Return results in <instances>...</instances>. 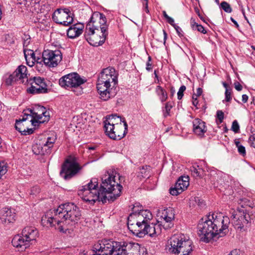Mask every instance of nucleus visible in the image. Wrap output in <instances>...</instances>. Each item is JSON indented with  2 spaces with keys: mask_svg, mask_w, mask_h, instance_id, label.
I'll return each mask as SVG.
<instances>
[{
  "mask_svg": "<svg viewBox=\"0 0 255 255\" xmlns=\"http://www.w3.org/2000/svg\"><path fill=\"white\" fill-rule=\"evenodd\" d=\"M189 180L188 176H181L178 179L174 187L170 188L169 193L173 196H177L181 193L189 186Z\"/></svg>",
  "mask_w": 255,
  "mask_h": 255,
  "instance_id": "4be33fe9",
  "label": "nucleus"
},
{
  "mask_svg": "<svg viewBox=\"0 0 255 255\" xmlns=\"http://www.w3.org/2000/svg\"><path fill=\"white\" fill-rule=\"evenodd\" d=\"M30 117L28 124L31 123L34 127L38 126L39 124L48 122L49 120V114L45 107L39 105L36 106L34 108L28 110Z\"/></svg>",
  "mask_w": 255,
  "mask_h": 255,
  "instance_id": "6e6552de",
  "label": "nucleus"
},
{
  "mask_svg": "<svg viewBox=\"0 0 255 255\" xmlns=\"http://www.w3.org/2000/svg\"><path fill=\"white\" fill-rule=\"evenodd\" d=\"M202 93V89L200 88H198L197 89L196 94H195L196 97L200 96Z\"/></svg>",
  "mask_w": 255,
  "mask_h": 255,
  "instance_id": "bf43d9fd",
  "label": "nucleus"
},
{
  "mask_svg": "<svg viewBox=\"0 0 255 255\" xmlns=\"http://www.w3.org/2000/svg\"><path fill=\"white\" fill-rule=\"evenodd\" d=\"M86 82L77 73H71L62 77L59 80V85L64 88H72L81 86Z\"/></svg>",
  "mask_w": 255,
  "mask_h": 255,
  "instance_id": "4468645a",
  "label": "nucleus"
},
{
  "mask_svg": "<svg viewBox=\"0 0 255 255\" xmlns=\"http://www.w3.org/2000/svg\"><path fill=\"white\" fill-rule=\"evenodd\" d=\"M248 100V96L246 94L243 95H242V101L244 103H246L247 102Z\"/></svg>",
  "mask_w": 255,
  "mask_h": 255,
  "instance_id": "680f3d73",
  "label": "nucleus"
},
{
  "mask_svg": "<svg viewBox=\"0 0 255 255\" xmlns=\"http://www.w3.org/2000/svg\"><path fill=\"white\" fill-rule=\"evenodd\" d=\"M166 19L167 20V21L171 25L173 26L175 24L174 23V20L172 17L168 16Z\"/></svg>",
  "mask_w": 255,
  "mask_h": 255,
  "instance_id": "4d7b16f0",
  "label": "nucleus"
},
{
  "mask_svg": "<svg viewBox=\"0 0 255 255\" xmlns=\"http://www.w3.org/2000/svg\"><path fill=\"white\" fill-rule=\"evenodd\" d=\"M238 151L240 154L244 156L246 154L245 147L242 145L241 146H239V147H238Z\"/></svg>",
  "mask_w": 255,
  "mask_h": 255,
  "instance_id": "3c124183",
  "label": "nucleus"
},
{
  "mask_svg": "<svg viewBox=\"0 0 255 255\" xmlns=\"http://www.w3.org/2000/svg\"><path fill=\"white\" fill-rule=\"evenodd\" d=\"M216 118H217L216 122L218 124H220L223 122V120L224 119V114L222 112V111L218 110L217 111Z\"/></svg>",
  "mask_w": 255,
  "mask_h": 255,
  "instance_id": "f704fd0d",
  "label": "nucleus"
},
{
  "mask_svg": "<svg viewBox=\"0 0 255 255\" xmlns=\"http://www.w3.org/2000/svg\"><path fill=\"white\" fill-rule=\"evenodd\" d=\"M229 255H244L243 253H242L240 250H234L230 252V253L229 254Z\"/></svg>",
  "mask_w": 255,
  "mask_h": 255,
  "instance_id": "603ef678",
  "label": "nucleus"
},
{
  "mask_svg": "<svg viewBox=\"0 0 255 255\" xmlns=\"http://www.w3.org/2000/svg\"><path fill=\"white\" fill-rule=\"evenodd\" d=\"M82 168L75 157L69 156L62 164L60 174L64 179H70L79 173Z\"/></svg>",
  "mask_w": 255,
  "mask_h": 255,
  "instance_id": "39448f33",
  "label": "nucleus"
},
{
  "mask_svg": "<svg viewBox=\"0 0 255 255\" xmlns=\"http://www.w3.org/2000/svg\"><path fill=\"white\" fill-rule=\"evenodd\" d=\"M170 244L169 251L175 255H189L193 251L192 241L183 234L173 235Z\"/></svg>",
  "mask_w": 255,
  "mask_h": 255,
  "instance_id": "20e7f679",
  "label": "nucleus"
},
{
  "mask_svg": "<svg viewBox=\"0 0 255 255\" xmlns=\"http://www.w3.org/2000/svg\"><path fill=\"white\" fill-rule=\"evenodd\" d=\"M230 219L221 213H215L205 219L200 220L198 225V234L204 242L208 243L215 238L225 236L229 232Z\"/></svg>",
  "mask_w": 255,
  "mask_h": 255,
  "instance_id": "7ed1b4c3",
  "label": "nucleus"
},
{
  "mask_svg": "<svg viewBox=\"0 0 255 255\" xmlns=\"http://www.w3.org/2000/svg\"><path fill=\"white\" fill-rule=\"evenodd\" d=\"M52 19L56 23L68 26L73 21L72 13L68 9H57L52 15Z\"/></svg>",
  "mask_w": 255,
  "mask_h": 255,
  "instance_id": "f3484780",
  "label": "nucleus"
},
{
  "mask_svg": "<svg viewBox=\"0 0 255 255\" xmlns=\"http://www.w3.org/2000/svg\"><path fill=\"white\" fill-rule=\"evenodd\" d=\"M62 59V55L60 50H45L42 53V58H38L37 63L43 62L49 67H55L58 65Z\"/></svg>",
  "mask_w": 255,
  "mask_h": 255,
  "instance_id": "9d476101",
  "label": "nucleus"
},
{
  "mask_svg": "<svg viewBox=\"0 0 255 255\" xmlns=\"http://www.w3.org/2000/svg\"><path fill=\"white\" fill-rule=\"evenodd\" d=\"M99 77L112 83L114 87L118 83V74L114 68L109 67L104 69Z\"/></svg>",
  "mask_w": 255,
  "mask_h": 255,
  "instance_id": "b1692460",
  "label": "nucleus"
},
{
  "mask_svg": "<svg viewBox=\"0 0 255 255\" xmlns=\"http://www.w3.org/2000/svg\"><path fill=\"white\" fill-rule=\"evenodd\" d=\"M19 83H27L29 79L27 76V67L24 65H20L13 73Z\"/></svg>",
  "mask_w": 255,
  "mask_h": 255,
  "instance_id": "cd10ccee",
  "label": "nucleus"
},
{
  "mask_svg": "<svg viewBox=\"0 0 255 255\" xmlns=\"http://www.w3.org/2000/svg\"><path fill=\"white\" fill-rule=\"evenodd\" d=\"M15 213L11 208H4L0 211V223L7 225L15 221Z\"/></svg>",
  "mask_w": 255,
  "mask_h": 255,
  "instance_id": "393cba45",
  "label": "nucleus"
},
{
  "mask_svg": "<svg viewBox=\"0 0 255 255\" xmlns=\"http://www.w3.org/2000/svg\"><path fill=\"white\" fill-rule=\"evenodd\" d=\"M155 92L161 102L167 100L168 98L167 93L161 86H157L155 89Z\"/></svg>",
  "mask_w": 255,
  "mask_h": 255,
  "instance_id": "72a5a7b5",
  "label": "nucleus"
},
{
  "mask_svg": "<svg viewBox=\"0 0 255 255\" xmlns=\"http://www.w3.org/2000/svg\"><path fill=\"white\" fill-rule=\"evenodd\" d=\"M72 88H73V91L77 95H81L83 93V89L80 87V86L73 87Z\"/></svg>",
  "mask_w": 255,
  "mask_h": 255,
  "instance_id": "de8ad7c7",
  "label": "nucleus"
},
{
  "mask_svg": "<svg viewBox=\"0 0 255 255\" xmlns=\"http://www.w3.org/2000/svg\"><path fill=\"white\" fill-rule=\"evenodd\" d=\"M163 33L164 35V43H165L166 39L167 37V34L166 33V31L164 30H163Z\"/></svg>",
  "mask_w": 255,
  "mask_h": 255,
  "instance_id": "69168bd1",
  "label": "nucleus"
},
{
  "mask_svg": "<svg viewBox=\"0 0 255 255\" xmlns=\"http://www.w3.org/2000/svg\"><path fill=\"white\" fill-rule=\"evenodd\" d=\"M117 245H114L112 255H128V253L126 243H120L117 242Z\"/></svg>",
  "mask_w": 255,
  "mask_h": 255,
  "instance_id": "7c9ffc66",
  "label": "nucleus"
},
{
  "mask_svg": "<svg viewBox=\"0 0 255 255\" xmlns=\"http://www.w3.org/2000/svg\"><path fill=\"white\" fill-rule=\"evenodd\" d=\"M108 35V32H100V33H97L96 30H91V32H88V30H85L84 33L86 40L93 46H99L102 45L105 42Z\"/></svg>",
  "mask_w": 255,
  "mask_h": 255,
  "instance_id": "dca6fc26",
  "label": "nucleus"
},
{
  "mask_svg": "<svg viewBox=\"0 0 255 255\" xmlns=\"http://www.w3.org/2000/svg\"><path fill=\"white\" fill-rule=\"evenodd\" d=\"M232 89H226L225 91V101L226 102H230L232 99Z\"/></svg>",
  "mask_w": 255,
  "mask_h": 255,
  "instance_id": "a18cd8bd",
  "label": "nucleus"
},
{
  "mask_svg": "<svg viewBox=\"0 0 255 255\" xmlns=\"http://www.w3.org/2000/svg\"><path fill=\"white\" fill-rule=\"evenodd\" d=\"M22 235L28 242L34 241L38 235V231L33 227H26L22 231Z\"/></svg>",
  "mask_w": 255,
  "mask_h": 255,
  "instance_id": "c85d7f7f",
  "label": "nucleus"
},
{
  "mask_svg": "<svg viewBox=\"0 0 255 255\" xmlns=\"http://www.w3.org/2000/svg\"><path fill=\"white\" fill-rule=\"evenodd\" d=\"M128 254L131 255H142L141 252H144V248L141 247L140 245L136 243H126Z\"/></svg>",
  "mask_w": 255,
  "mask_h": 255,
  "instance_id": "c756f323",
  "label": "nucleus"
},
{
  "mask_svg": "<svg viewBox=\"0 0 255 255\" xmlns=\"http://www.w3.org/2000/svg\"><path fill=\"white\" fill-rule=\"evenodd\" d=\"M142 2L143 9L146 12L149 13V11L148 6V0H141Z\"/></svg>",
  "mask_w": 255,
  "mask_h": 255,
  "instance_id": "09e8293b",
  "label": "nucleus"
},
{
  "mask_svg": "<svg viewBox=\"0 0 255 255\" xmlns=\"http://www.w3.org/2000/svg\"><path fill=\"white\" fill-rule=\"evenodd\" d=\"M30 116L27 113H24L21 119L16 120L15 128V129L21 133V134L26 135L32 134L34 130V128H29L28 126L31 124H28Z\"/></svg>",
  "mask_w": 255,
  "mask_h": 255,
  "instance_id": "aec40b11",
  "label": "nucleus"
},
{
  "mask_svg": "<svg viewBox=\"0 0 255 255\" xmlns=\"http://www.w3.org/2000/svg\"><path fill=\"white\" fill-rule=\"evenodd\" d=\"M234 85H235V88L237 91H240L242 90L243 87L238 82H235Z\"/></svg>",
  "mask_w": 255,
  "mask_h": 255,
  "instance_id": "5fc2aeb1",
  "label": "nucleus"
},
{
  "mask_svg": "<svg viewBox=\"0 0 255 255\" xmlns=\"http://www.w3.org/2000/svg\"><path fill=\"white\" fill-rule=\"evenodd\" d=\"M53 211L54 215L47 213L42 217L41 224L43 226L54 227L62 233H66L68 226L77 223L81 216L79 208L73 203L62 204Z\"/></svg>",
  "mask_w": 255,
  "mask_h": 255,
  "instance_id": "f03ea898",
  "label": "nucleus"
},
{
  "mask_svg": "<svg viewBox=\"0 0 255 255\" xmlns=\"http://www.w3.org/2000/svg\"><path fill=\"white\" fill-rule=\"evenodd\" d=\"M175 93V90L173 87L171 88V96H173L174 95V94Z\"/></svg>",
  "mask_w": 255,
  "mask_h": 255,
  "instance_id": "774afa93",
  "label": "nucleus"
},
{
  "mask_svg": "<svg viewBox=\"0 0 255 255\" xmlns=\"http://www.w3.org/2000/svg\"><path fill=\"white\" fill-rule=\"evenodd\" d=\"M149 221H146L145 223H143L142 227H141L139 230H135L139 237L148 235L151 237H155L160 234L162 225L159 224V221H157L158 223L156 224H148Z\"/></svg>",
  "mask_w": 255,
  "mask_h": 255,
  "instance_id": "2eb2a0df",
  "label": "nucleus"
},
{
  "mask_svg": "<svg viewBox=\"0 0 255 255\" xmlns=\"http://www.w3.org/2000/svg\"><path fill=\"white\" fill-rule=\"evenodd\" d=\"M23 52L27 64L30 66H32L33 64L34 63V61L37 62L38 58H36L33 51L31 49H26L24 48Z\"/></svg>",
  "mask_w": 255,
  "mask_h": 255,
  "instance_id": "473e14b6",
  "label": "nucleus"
},
{
  "mask_svg": "<svg viewBox=\"0 0 255 255\" xmlns=\"http://www.w3.org/2000/svg\"><path fill=\"white\" fill-rule=\"evenodd\" d=\"M7 171V166L4 162H0V179Z\"/></svg>",
  "mask_w": 255,
  "mask_h": 255,
  "instance_id": "e433bc0d",
  "label": "nucleus"
},
{
  "mask_svg": "<svg viewBox=\"0 0 255 255\" xmlns=\"http://www.w3.org/2000/svg\"><path fill=\"white\" fill-rule=\"evenodd\" d=\"M232 130L235 133H238L240 129L239 125L237 121H234L232 125Z\"/></svg>",
  "mask_w": 255,
  "mask_h": 255,
  "instance_id": "c03bdc74",
  "label": "nucleus"
},
{
  "mask_svg": "<svg viewBox=\"0 0 255 255\" xmlns=\"http://www.w3.org/2000/svg\"><path fill=\"white\" fill-rule=\"evenodd\" d=\"M30 87L27 89L28 93L32 94H45L48 92L47 85L43 78L34 77L27 82Z\"/></svg>",
  "mask_w": 255,
  "mask_h": 255,
  "instance_id": "f8f14e48",
  "label": "nucleus"
},
{
  "mask_svg": "<svg viewBox=\"0 0 255 255\" xmlns=\"http://www.w3.org/2000/svg\"><path fill=\"white\" fill-rule=\"evenodd\" d=\"M114 171H106L102 175V183L99 190L98 179L92 178L87 184L82 186L78 191V195L84 201L93 204L97 200L103 203L114 201L121 194L123 187L116 181Z\"/></svg>",
  "mask_w": 255,
  "mask_h": 255,
  "instance_id": "f257e3e1",
  "label": "nucleus"
},
{
  "mask_svg": "<svg viewBox=\"0 0 255 255\" xmlns=\"http://www.w3.org/2000/svg\"><path fill=\"white\" fill-rule=\"evenodd\" d=\"M236 147L238 148L239 146H241L242 145L240 144V142L239 141V139H236L234 141Z\"/></svg>",
  "mask_w": 255,
  "mask_h": 255,
  "instance_id": "e2e57ef3",
  "label": "nucleus"
},
{
  "mask_svg": "<svg viewBox=\"0 0 255 255\" xmlns=\"http://www.w3.org/2000/svg\"><path fill=\"white\" fill-rule=\"evenodd\" d=\"M40 191L38 186H34L32 187L29 191L28 194L30 195H35Z\"/></svg>",
  "mask_w": 255,
  "mask_h": 255,
  "instance_id": "79ce46f5",
  "label": "nucleus"
},
{
  "mask_svg": "<svg viewBox=\"0 0 255 255\" xmlns=\"http://www.w3.org/2000/svg\"><path fill=\"white\" fill-rule=\"evenodd\" d=\"M56 139V136L54 134L45 137L39 143H36L33 146V152L36 155L49 154Z\"/></svg>",
  "mask_w": 255,
  "mask_h": 255,
  "instance_id": "9b49d317",
  "label": "nucleus"
},
{
  "mask_svg": "<svg viewBox=\"0 0 255 255\" xmlns=\"http://www.w3.org/2000/svg\"><path fill=\"white\" fill-rule=\"evenodd\" d=\"M231 218L235 228L239 231L245 230L250 221V216L244 209H238L232 213Z\"/></svg>",
  "mask_w": 255,
  "mask_h": 255,
  "instance_id": "1a4fd4ad",
  "label": "nucleus"
},
{
  "mask_svg": "<svg viewBox=\"0 0 255 255\" xmlns=\"http://www.w3.org/2000/svg\"><path fill=\"white\" fill-rule=\"evenodd\" d=\"M221 6L222 9L226 12L231 13L232 11V9L230 5L226 1L222 2Z\"/></svg>",
  "mask_w": 255,
  "mask_h": 255,
  "instance_id": "c9c22d12",
  "label": "nucleus"
},
{
  "mask_svg": "<svg viewBox=\"0 0 255 255\" xmlns=\"http://www.w3.org/2000/svg\"><path fill=\"white\" fill-rule=\"evenodd\" d=\"M128 124L127 123L117 124L114 129L109 132H105L110 138L114 140H120L123 138L128 132Z\"/></svg>",
  "mask_w": 255,
  "mask_h": 255,
  "instance_id": "412c9836",
  "label": "nucleus"
},
{
  "mask_svg": "<svg viewBox=\"0 0 255 255\" xmlns=\"http://www.w3.org/2000/svg\"><path fill=\"white\" fill-rule=\"evenodd\" d=\"M193 131L194 133L202 137L207 131L205 123L199 119H195L193 121Z\"/></svg>",
  "mask_w": 255,
  "mask_h": 255,
  "instance_id": "bb28decb",
  "label": "nucleus"
},
{
  "mask_svg": "<svg viewBox=\"0 0 255 255\" xmlns=\"http://www.w3.org/2000/svg\"><path fill=\"white\" fill-rule=\"evenodd\" d=\"M107 18L105 15L100 12L94 13L90 20L87 24L85 30L91 32V30H96V33L100 32H108Z\"/></svg>",
  "mask_w": 255,
  "mask_h": 255,
  "instance_id": "0eeeda50",
  "label": "nucleus"
},
{
  "mask_svg": "<svg viewBox=\"0 0 255 255\" xmlns=\"http://www.w3.org/2000/svg\"><path fill=\"white\" fill-rule=\"evenodd\" d=\"M239 204L243 208L247 206H251L250 202L247 199H240Z\"/></svg>",
  "mask_w": 255,
  "mask_h": 255,
  "instance_id": "37998d69",
  "label": "nucleus"
},
{
  "mask_svg": "<svg viewBox=\"0 0 255 255\" xmlns=\"http://www.w3.org/2000/svg\"><path fill=\"white\" fill-rule=\"evenodd\" d=\"M249 141L250 145L255 148V134L251 135L249 137Z\"/></svg>",
  "mask_w": 255,
  "mask_h": 255,
  "instance_id": "8fccbe9b",
  "label": "nucleus"
},
{
  "mask_svg": "<svg viewBox=\"0 0 255 255\" xmlns=\"http://www.w3.org/2000/svg\"><path fill=\"white\" fill-rule=\"evenodd\" d=\"M231 20L235 24L236 27H239V25L238 22L234 18H233L232 17H231Z\"/></svg>",
  "mask_w": 255,
  "mask_h": 255,
  "instance_id": "0e129e2a",
  "label": "nucleus"
},
{
  "mask_svg": "<svg viewBox=\"0 0 255 255\" xmlns=\"http://www.w3.org/2000/svg\"><path fill=\"white\" fill-rule=\"evenodd\" d=\"M152 218L151 213L148 210H140L139 212H135L130 214L128 220V229L131 230L132 226H134V231L139 230L143 226V223L150 221Z\"/></svg>",
  "mask_w": 255,
  "mask_h": 255,
  "instance_id": "423d86ee",
  "label": "nucleus"
},
{
  "mask_svg": "<svg viewBox=\"0 0 255 255\" xmlns=\"http://www.w3.org/2000/svg\"><path fill=\"white\" fill-rule=\"evenodd\" d=\"M117 244V242L110 240L105 239L99 241L93 247V251L95 254L93 255H112L114 245Z\"/></svg>",
  "mask_w": 255,
  "mask_h": 255,
  "instance_id": "ddd939ff",
  "label": "nucleus"
},
{
  "mask_svg": "<svg viewBox=\"0 0 255 255\" xmlns=\"http://www.w3.org/2000/svg\"><path fill=\"white\" fill-rule=\"evenodd\" d=\"M198 169L199 168V166H197L196 167L195 166H192L191 167V171L192 172V174L194 177H198L200 176L199 172L198 171Z\"/></svg>",
  "mask_w": 255,
  "mask_h": 255,
  "instance_id": "58836bf2",
  "label": "nucleus"
},
{
  "mask_svg": "<svg viewBox=\"0 0 255 255\" xmlns=\"http://www.w3.org/2000/svg\"><path fill=\"white\" fill-rule=\"evenodd\" d=\"M186 90V87L184 85L181 86L177 93V97L179 100H181L183 96V92Z\"/></svg>",
  "mask_w": 255,
  "mask_h": 255,
  "instance_id": "49530a36",
  "label": "nucleus"
},
{
  "mask_svg": "<svg viewBox=\"0 0 255 255\" xmlns=\"http://www.w3.org/2000/svg\"><path fill=\"white\" fill-rule=\"evenodd\" d=\"M14 81L18 82L17 79H16V77L13 73L8 77V78L6 80L5 82L7 85H11Z\"/></svg>",
  "mask_w": 255,
  "mask_h": 255,
  "instance_id": "ea45409f",
  "label": "nucleus"
},
{
  "mask_svg": "<svg viewBox=\"0 0 255 255\" xmlns=\"http://www.w3.org/2000/svg\"><path fill=\"white\" fill-rule=\"evenodd\" d=\"M11 243L13 247L18 248L19 251H24L29 246L30 243L22 235H15L12 240Z\"/></svg>",
  "mask_w": 255,
  "mask_h": 255,
  "instance_id": "a878e982",
  "label": "nucleus"
},
{
  "mask_svg": "<svg viewBox=\"0 0 255 255\" xmlns=\"http://www.w3.org/2000/svg\"><path fill=\"white\" fill-rule=\"evenodd\" d=\"M151 59V57L150 56H149L148 58V61L146 62V69L147 71H150L152 69V64L150 63Z\"/></svg>",
  "mask_w": 255,
  "mask_h": 255,
  "instance_id": "864d4df0",
  "label": "nucleus"
},
{
  "mask_svg": "<svg viewBox=\"0 0 255 255\" xmlns=\"http://www.w3.org/2000/svg\"><path fill=\"white\" fill-rule=\"evenodd\" d=\"M223 85L226 88V89H231L230 87H229L228 86L227 84L226 83H225V82H223Z\"/></svg>",
  "mask_w": 255,
  "mask_h": 255,
  "instance_id": "338daca9",
  "label": "nucleus"
},
{
  "mask_svg": "<svg viewBox=\"0 0 255 255\" xmlns=\"http://www.w3.org/2000/svg\"><path fill=\"white\" fill-rule=\"evenodd\" d=\"M111 87H113L112 83L99 76L97 88L102 100L107 101L111 98L110 89Z\"/></svg>",
  "mask_w": 255,
  "mask_h": 255,
  "instance_id": "6ab92c4d",
  "label": "nucleus"
},
{
  "mask_svg": "<svg viewBox=\"0 0 255 255\" xmlns=\"http://www.w3.org/2000/svg\"><path fill=\"white\" fill-rule=\"evenodd\" d=\"M197 97H196L195 94H193V97H192V98H193L192 103H193V105L196 107H197L198 103V101L197 100Z\"/></svg>",
  "mask_w": 255,
  "mask_h": 255,
  "instance_id": "6e6d98bb",
  "label": "nucleus"
},
{
  "mask_svg": "<svg viewBox=\"0 0 255 255\" xmlns=\"http://www.w3.org/2000/svg\"><path fill=\"white\" fill-rule=\"evenodd\" d=\"M193 29L195 30H197L199 32H200L202 33H206V31L204 27L201 25L198 24H193Z\"/></svg>",
  "mask_w": 255,
  "mask_h": 255,
  "instance_id": "4c0bfd02",
  "label": "nucleus"
},
{
  "mask_svg": "<svg viewBox=\"0 0 255 255\" xmlns=\"http://www.w3.org/2000/svg\"><path fill=\"white\" fill-rule=\"evenodd\" d=\"M173 27H174V28L176 29V30L177 32V33H178V35H179V36H180V34H181V32H182V30H181V28H180L179 26H178L176 25V24H175V25H173Z\"/></svg>",
  "mask_w": 255,
  "mask_h": 255,
  "instance_id": "13d9d810",
  "label": "nucleus"
},
{
  "mask_svg": "<svg viewBox=\"0 0 255 255\" xmlns=\"http://www.w3.org/2000/svg\"><path fill=\"white\" fill-rule=\"evenodd\" d=\"M172 107V103L170 102H167L165 104V112L164 113V117H167L169 115L170 111Z\"/></svg>",
  "mask_w": 255,
  "mask_h": 255,
  "instance_id": "a19ab883",
  "label": "nucleus"
},
{
  "mask_svg": "<svg viewBox=\"0 0 255 255\" xmlns=\"http://www.w3.org/2000/svg\"><path fill=\"white\" fill-rule=\"evenodd\" d=\"M104 129L105 132H109L114 129L117 124L127 123L124 118L117 116L116 115H112L107 116L106 120L104 122Z\"/></svg>",
  "mask_w": 255,
  "mask_h": 255,
  "instance_id": "5701e85b",
  "label": "nucleus"
},
{
  "mask_svg": "<svg viewBox=\"0 0 255 255\" xmlns=\"http://www.w3.org/2000/svg\"><path fill=\"white\" fill-rule=\"evenodd\" d=\"M83 31V26L78 27V24H74L71 26L67 31V35L70 38H74L81 34Z\"/></svg>",
  "mask_w": 255,
  "mask_h": 255,
  "instance_id": "2f4dec72",
  "label": "nucleus"
},
{
  "mask_svg": "<svg viewBox=\"0 0 255 255\" xmlns=\"http://www.w3.org/2000/svg\"><path fill=\"white\" fill-rule=\"evenodd\" d=\"M195 202L198 203V205L201 206L204 204L203 201H201V199L198 197L195 198Z\"/></svg>",
  "mask_w": 255,
  "mask_h": 255,
  "instance_id": "052dcab7",
  "label": "nucleus"
},
{
  "mask_svg": "<svg viewBox=\"0 0 255 255\" xmlns=\"http://www.w3.org/2000/svg\"><path fill=\"white\" fill-rule=\"evenodd\" d=\"M174 211L173 208L169 207L164 209L161 212H159L158 217L161 219L159 221L163 228L166 230L171 228L173 224L172 223L175 217Z\"/></svg>",
  "mask_w": 255,
  "mask_h": 255,
  "instance_id": "a211bd4d",
  "label": "nucleus"
}]
</instances>
